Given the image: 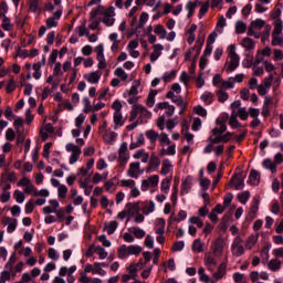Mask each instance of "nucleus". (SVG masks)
<instances>
[{
  "label": "nucleus",
  "mask_w": 283,
  "mask_h": 283,
  "mask_svg": "<svg viewBox=\"0 0 283 283\" xmlns=\"http://www.w3.org/2000/svg\"><path fill=\"white\" fill-rule=\"evenodd\" d=\"M228 57L229 61L226 62L224 70L229 74L231 72H235V70H238V66L240 65V55L235 53L234 44H230L228 46Z\"/></svg>",
  "instance_id": "obj_1"
},
{
  "label": "nucleus",
  "mask_w": 283,
  "mask_h": 283,
  "mask_svg": "<svg viewBox=\"0 0 283 283\" xmlns=\"http://www.w3.org/2000/svg\"><path fill=\"white\" fill-rule=\"evenodd\" d=\"M143 253V248L140 245H122L117 250V255L119 260H125V258H129V255H140Z\"/></svg>",
  "instance_id": "obj_2"
},
{
  "label": "nucleus",
  "mask_w": 283,
  "mask_h": 283,
  "mask_svg": "<svg viewBox=\"0 0 283 283\" xmlns=\"http://www.w3.org/2000/svg\"><path fill=\"white\" fill-rule=\"evenodd\" d=\"M66 151L71 153L72 155L70 156V165H74L75 163H78V158H81V154H83V150L81 147L69 143L65 146Z\"/></svg>",
  "instance_id": "obj_3"
},
{
  "label": "nucleus",
  "mask_w": 283,
  "mask_h": 283,
  "mask_svg": "<svg viewBox=\"0 0 283 283\" xmlns=\"http://www.w3.org/2000/svg\"><path fill=\"white\" fill-rule=\"evenodd\" d=\"M102 23L106 25L107 28H112L114 25L116 19V13L114 12V7H108L105 11L102 12Z\"/></svg>",
  "instance_id": "obj_4"
},
{
  "label": "nucleus",
  "mask_w": 283,
  "mask_h": 283,
  "mask_svg": "<svg viewBox=\"0 0 283 283\" xmlns=\"http://www.w3.org/2000/svg\"><path fill=\"white\" fill-rule=\"evenodd\" d=\"M229 185L234 187L237 191H241L244 189V175L242 172L234 174L231 177Z\"/></svg>",
  "instance_id": "obj_5"
},
{
  "label": "nucleus",
  "mask_w": 283,
  "mask_h": 283,
  "mask_svg": "<svg viewBox=\"0 0 283 283\" xmlns=\"http://www.w3.org/2000/svg\"><path fill=\"white\" fill-rule=\"evenodd\" d=\"M232 253L235 258H240V255H244V247L242 245V237L238 235L234 238L232 243Z\"/></svg>",
  "instance_id": "obj_6"
},
{
  "label": "nucleus",
  "mask_w": 283,
  "mask_h": 283,
  "mask_svg": "<svg viewBox=\"0 0 283 283\" xmlns=\"http://www.w3.org/2000/svg\"><path fill=\"white\" fill-rule=\"evenodd\" d=\"M260 209V197H254L253 198V202H252V206L250 208V211L247 216V220L249 222H253V220H255V216H258V211Z\"/></svg>",
  "instance_id": "obj_7"
},
{
  "label": "nucleus",
  "mask_w": 283,
  "mask_h": 283,
  "mask_svg": "<svg viewBox=\"0 0 283 283\" xmlns=\"http://www.w3.org/2000/svg\"><path fill=\"white\" fill-rule=\"evenodd\" d=\"M160 177L158 175H153L148 179L142 181V191H148L149 187H158Z\"/></svg>",
  "instance_id": "obj_8"
},
{
  "label": "nucleus",
  "mask_w": 283,
  "mask_h": 283,
  "mask_svg": "<svg viewBox=\"0 0 283 283\" xmlns=\"http://www.w3.org/2000/svg\"><path fill=\"white\" fill-rule=\"evenodd\" d=\"M63 14V10L55 11L51 18L46 19V28L51 30V28H57L59 27V19H61Z\"/></svg>",
  "instance_id": "obj_9"
},
{
  "label": "nucleus",
  "mask_w": 283,
  "mask_h": 283,
  "mask_svg": "<svg viewBox=\"0 0 283 283\" xmlns=\"http://www.w3.org/2000/svg\"><path fill=\"white\" fill-rule=\"evenodd\" d=\"M158 109H166V116L168 118H171L176 112V106L170 105L169 102H160L157 104V108H155V112H158Z\"/></svg>",
  "instance_id": "obj_10"
},
{
  "label": "nucleus",
  "mask_w": 283,
  "mask_h": 283,
  "mask_svg": "<svg viewBox=\"0 0 283 283\" xmlns=\"http://www.w3.org/2000/svg\"><path fill=\"white\" fill-rule=\"evenodd\" d=\"M140 174H143V172L140 171L139 161L132 163L129 165V169L127 170V176H129V178H138V176H140Z\"/></svg>",
  "instance_id": "obj_11"
},
{
  "label": "nucleus",
  "mask_w": 283,
  "mask_h": 283,
  "mask_svg": "<svg viewBox=\"0 0 283 283\" xmlns=\"http://www.w3.org/2000/svg\"><path fill=\"white\" fill-rule=\"evenodd\" d=\"M160 167V158L156 155V153H153L149 159V166L147 171H156Z\"/></svg>",
  "instance_id": "obj_12"
},
{
  "label": "nucleus",
  "mask_w": 283,
  "mask_h": 283,
  "mask_svg": "<svg viewBox=\"0 0 283 283\" xmlns=\"http://www.w3.org/2000/svg\"><path fill=\"white\" fill-rule=\"evenodd\" d=\"M125 209L129 216H136L140 213V202H129L126 205Z\"/></svg>",
  "instance_id": "obj_13"
},
{
  "label": "nucleus",
  "mask_w": 283,
  "mask_h": 283,
  "mask_svg": "<svg viewBox=\"0 0 283 283\" xmlns=\"http://www.w3.org/2000/svg\"><path fill=\"white\" fill-rule=\"evenodd\" d=\"M153 53L150 54V61L151 63L158 61V57L160 56V54H163V51L165 50V46H163V44H155L153 46Z\"/></svg>",
  "instance_id": "obj_14"
},
{
  "label": "nucleus",
  "mask_w": 283,
  "mask_h": 283,
  "mask_svg": "<svg viewBox=\"0 0 283 283\" xmlns=\"http://www.w3.org/2000/svg\"><path fill=\"white\" fill-rule=\"evenodd\" d=\"M166 98H170L172 101V103H175L177 105V107H182V105L187 104V102H185L182 96H176V94H174V92H168L166 94Z\"/></svg>",
  "instance_id": "obj_15"
},
{
  "label": "nucleus",
  "mask_w": 283,
  "mask_h": 283,
  "mask_svg": "<svg viewBox=\"0 0 283 283\" xmlns=\"http://www.w3.org/2000/svg\"><path fill=\"white\" fill-rule=\"evenodd\" d=\"M102 73L101 71H95L90 73L88 75H84V78L88 81V83H92L93 85L98 83L101 81Z\"/></svg>",
  "instance_id": "obj_16"
},
{
  "label": "nucleus",
  "mask_w": 283,
  "mask_h": 283,
  "mask_svg": "<svg viewBox=\"0 0 283 283\" xmlns=\"http://www.w3.org/2000/svg\"><path fill=\"white\" fill-rule=\"evenodd\" d=\"M250 185H260V172L255 169L250 171L249 181Z\"/></svg>",
  "instance_id": "obj_17"
},
{
  "label": "nucleus",
  "mask_w": 283,
  "mask_h": 283,
  "mask_svg": "<svg viewBox=\"0 0 283 283\" xmlns=\"http://www.w3.org/2000/svg\"><path fill=\"white\" fill-rule=\"evenodd\" d=\"M226 274H227V263H221L218 266V271L213 273V277H216L217 280H222V277H224Z\"/></svg>",
  "instance_id": "obj_18"
},
{
  "label": "nucleus",
  "mask_w": 283,
  "mask_h": 283,
  "mask_svg": "<svg viewBox=\"0 0 283 283\" xmlns=\"http://www.w3.org/2000/svg\"><path fill=\"white\" fill-rule=\"evenodd\" d=\"M0 17H2V30L6 32L12 31V23H10V18H8L6 13H0Z\"/></svg>",
  "instance_id": "obj_19"
},
{
  "label": "nucleus",
  "mask_w": 283,
  "mask_h": 283,
  "mask_svg": "<svg viewBox=\"0 0 283 283\" xmlns=\"http://www.w3.org/2000/svg\"><path fill=\"white\" fill-rule=\"evenodd\" d=\"M171 167H174L171 165V161L169 159H164L163 164H161L160 175L167 176V174H169V171H171Z\"/></svg>",
  "instance_id": "obj_20"
},
{
  "label": "nucleus",
  "mask_w": 283,
  "mask_h": 283,
  "mask_svg": "<svg viewBox=\"0 0 283 283\" xmlns=\"http://www.w3.org/2000/svg\"><path fill=\"white\" fill-rule=\"evenodd\" d=\"M144 207H143V213L145 216H149V213H154V209H156V205L154 203V201H145L144 202Z\"/></svg>",
  "instance_id": "obj_21"
},
{
  "label": "nucleus",
  "mask_w": 283,
  "mask_h": 283,
  "mask_svg": "<svg viewBox=\"0 0 283 283\" xmlns=\"http://www.w3.org/2000/svg\"><path fill=\"white\" fill-rule=\"evenodd\" d=\"M105 231H107L108 235H113V233L118 229V221H111L104 224Z\"/></svg>",
  "instance_id": "obj_22"
},
{
  "label": "nucleus",
  "mask_w": 283,
  "mask_h": 283,
  "mask_svg": "<svg viewBox=\"0 0 283 283\" xmlns=\"http://www.w3.org/2000/svg\"><path fill=\"white\" fill-rule=\"evenodd\" d=\"M270 271H280L282 269V261L277 259H272L268 263Z\"/></svg>",
  "instance_id": "obj_23"
},
{
  "label": "nucleus",
  "mask_w": 283,
  "mask_h": 283,
  "mask_svg": "<svg viewBox=\"0 0 283 283\" xmlns=\"http://www.w3.org/2000/svg\"><path fill=\"white\" fill-rule=\"evenodd\" d=\"M129 232L137 238V240H143L145 238L146 233L145 230L138 228V227H133L129 229Z\"/></svg>",
  "instance_id": "obj_24"
},
{
  "label": "nucleus",
  "mask_w": 283,
  "mask_h": 283,
  "mask_svg": "<svg viewBox=\"0 0 283 283\" xmlns=\"http://www.w3.org/2000/svg\"><path fill=\"white\" fill-rule=\"evenodd\" d=\"M132 3H134V0H115V7L118 8V10H123L124 7L127 10L132 8Z\"/></svg>",
  "instance_id": "obj_25"
},
{
  "label": "nucleus",
  "mask_w": 283,
  "mask_h": 283,
  "mask_svg": "<svg viewBox=\"0 0 283 283\" xmlns=\"http://www.w3.org/2000/svg\"><path fill=\"white\" fill-rule=\"evenodd\" d=\"M116 185H118V178L113 177L112 179L105 182L104 187L106 191H114V189H116Z\"/></svg>",
  "instance_id": "obj_26"
},
{
  "label": "nucleus",
  "mask_w": 283,
  "mask_h": 283,
  "mask_svg": "<svg viewBox=\"0 0 283 283\" xmlns=\"http://www.w3.org/2000/svg\"><path fill=\"white\" fill-rule=\"evenodd\" d=\"M263 167L265 169H270V171H272V174L277 172V165L275 163H273V160H271V159H265L263 161Z\"/></svg>",
  "instance_id": "obj_27"
},
{
  "label": "nucleus",
  "mask_w": 283,
  "mask_h": 283,
  "mask_svg": "<svg viewBox=\"0 0 283 283\" xmlns=\"http://www.w3.org/2000/svg\"><path fill=\"white\" fill-rule=\"evenodd\" d=\"M3 222L4 224H8V233H13V231L17 230V219L8 217Z\"/></svg>",
  "instance_id": "obj_28"
},
{
  "label": "nucleus",
  "mask_w": 283,
  "mask_h": 283,
  "mask_svg": "<svg viewBox=\"0 0 283 283\" xmlns=\"http://www.w3.org/2000/svg\"><path fill=\"white\" fill-rule=\"evenodd\" d=\"M190 190H191V179L188 177L181 184V196H185V193H189Z\"/></svg>",
  "instance_id": "obj_29"
},
{
  "label": "nucleus",
  "mask_w": 283,
  "mask_h": 283,
  "mask_svg": "<svg viewBox=\"0 0 283 283\" xmlns=\"http://www.w3.org/2000/svg\"><path fill=\"white\" fill-rule=\"evenodd\" d=\"M229 125L232 127V129H238V127H240V122L238 120V113H235V111H233L230 116Z\"/></svg>",
  "instance_id": "obj_30"
},
{
  "label": "nucleus",
  "mask_w": 283,
  "mask_h": 283,
  "mask_svg": "<svg viewBox=\"0 0 283 283\" xmlns=\"http://www.w3.org/2000/svg\"><path fill=\"white\" fill-rule=\"evenodd\" d=\"M273 25H274V29L272 31V34H282L283 32L282 19L274 20Z\"/></svg>",
  "instance_id": "obj_31"
},
{
  "label": "nucleus",
  "mask_w": 283,
  "mask_h": 283,
  "mask_svg": "<svg viewBox=\"0 0 283 283\" xmlns=\"http://www.w3.org/2000/svg\"><path fill=\"white\" fill-rule=\"evenodd\" d=\"M242 48H245V50H254L255 42L251 38H244L241 42Z\"/></svg>",
  "instance_id": "obj_32"
},
{
  "label": "nucleus",
  "mask_w": 283,
  "mask_h": 283,
  "mask_svg": "<svg viewBox=\"0 0 283 283\" xmlns=\"http://www.w3.org/2000/svg\"><path fill=\"white\" fill-rule=\"evenodd\" d=\"M205 262H206V266H208L209 271H213V269H216V266L218 265V263L216 262V259H213V256H211V255H206Z\"/></svg>",
  "instance_id": "obj_33"
},
{
  "label": "nucleus",
  "mask_w": 283,
  "mask_h": 283,
  "mask_svg": "<svg viewBox=\"0 0 283 283\" xmlns=\"http://www.w3.org/2000/svg\"><path fill=\"white\" fill-rule=\"evenodd\" d=\"M155 34H158L160 39H167V30H165V27L163 24H157L154 29Z\"/></svg>",
  "instance_id": "obj_34"
},
{
  "label": "nucleus",
  "mask_w": 283,
  "mask_h": 283,
  "mask_svg": "<svg viewBox=\"0 0 283 283\" xmlns=\"http://www.w3.org/2000/svg\"><path fill=\"white\" fill-rule=\"evenodd\" d=\"M115 76H117L118 78H120V81H127L129 78V75H127V73L125 72L124 67H117L114 71Z\"/></svg>",
  "instance_id": "obj_35"
},
{
  "label": "nucleus",
  "mask_w": 283,
  "mask_h": 283,
  "mask_svg": "<svg viewBox=\"0 0 283 283\" xmlns=\"http://www.w3.org/2000/svg\"><path fill=\"white\" fill-rule=\"evenodd\" d=\"M203 244H202V240L200 239H196L192 243V251L193 253H202L203 251Z\"/></svg>",
  "instance_id": "obj_36"
},
{
  "label": "nucleus",
  "mask_w": 283,
  "mask_h": 283,
  "mask_svg": "<svg viewBox=\"0 0 283 283\" xmlns=\"http://www.w3.org/2000/svg\"><path fill=\"white\" fill-rule=\"evenodd\" d=\"M158 94V91L153 90L149 92L148 97H147V102L146 105L148 107H151L155 103H156V95Z\"/></svg>",
  "instance_id": "obj_37"
},
{
  "label": "nucleus",
  "mask_w": 283,
  "mask_h": 283,
  "mask_svg": "<svg viewBox=\"0 0 283 283\" xmlns=\"http://www.w3.org/2000/svg\"><path fill=\"white\" fill-rule=\"evenodd\" d=\"M237 198H238L239 202H241V205H247V202H249V199L251 198V192L243 191V192L239 193Z\"/></svg>",
  "instance_id": "obj_38"
},
{
  "label": "nucleus",
  "mask_w": 283,
  "mask_h": 283,
  "mask_svg": "<svg viewBox=\"0 0 283 283\" xmlns=\"http://www.w3.org/2000/svg\"><path fill=\"white\" fill-rule=\"evenodd\" d=\"M251 28H253L254 30H262V28H264V25H266V21L262 20V19H256L254 21H252L250 23Z\"/></svg>",
  "instance_id": "obj_39"
},
{
  "label": "nucleus",
  "mask_w": 283,
  "mask_h": 283,
  "mask_svg": "<svg viewBox=\"0 0 283 283\" xmlns=\"http://www.w3.org/2000/svg\"><path fill=\"white\" fill-rule=\"evenodd\" d=\"M13 198L19 205H23L25 201V195L21 190H14Z\"/></svg>",
  "instance_id": "obj_40"
},
{
  "label": "nucleus",
  "mask_w": 283,
  "mask_h": 283,
  "mask_svg": "<svg viewBox=\"0 0 283 283\" xmlns=\"http://www.w3.org/2000/svg\"><path fill=\"white\" fill-rule=\"evenodd\" d=\"M171 180H172L171 177L165 178L164 180H161V186H160L161 191H165V193L169 191L171 187Z\"/></svg>",
  "instance_id": "obj_41"
},
{
  "label": "nucleus",
  "mask_w": 283,
  "mask_h": 283,
  "mask_svg": "<svg viewBox=\"0 0 283 283\" xmlns=\"http://www.w3.org/2000/svg\"><path fill=\"white\" fill-rule=\"evenodd\" d=\"M224 249V240L222 238H218L214 241V252L216 253H222V250Z\"/></svg>",
  "instance_id": "obj_42"
},
{
  "label": "nucleus",
  "mask_w": 283,
  "mask_h": 283,
  "mask_svg": "<svg viewBox=\"0 0 283 283\" xmlns=\"http://www.w3.org/2000/svg\"><path fill=\"white\" fill-rule=\"evenodd\" d=\"M159 137L160 135H158V133H156L154 129L146 132V138H148L150 143H156V140H158Z\"/></svg>",
  "instance_id": "obj_43"
},
{
  "label": "nucleus",
  "mask_w": 283,
  "mask_h": 283,
  "mask_svg": "<svg viewBox=\"0 0 283 283\" xmlns=\"http://www.w3.org/2000/svg\"><path fill=\"white\" fill-rule=\"evenodd\" d=\"M161 78L164 83H171V81L176 78V70H172L171 72H166Z\"/></svg>",
  "instance_id": "obj_44"
},
{
  "label": "nucleus",
  "mask_w": 283,
  "mask_h": 283,
  "mask_svg": "<svg viewBox=\"0 0 283 283\" xmlns=\"http://www.w3.org/2000/svg\"><path fill=\"white\" fill-rule=\"evenodd\" d=\"M235 32L237 34H244V32H247V23L243 21H238L235 23Z\"/></svg>",
  "instance_id": "obj_45"
},
{
  "label": "nucleus",
  "mask_w": 283,
  "mask_h": 283,
  "mask_svg": "<svg viewBox=\"0 0 283 283\" xmlns=\"http://www.w3.org/2000/svg\"><path fill=\"white\" fill-rule=\"evenodd\" d=\"M258 242V235H250L247 240V243H245V249H253V247H255Z\"/></svg>",
  "instance_id": "obj_46"
},
{
  "label": "nucleus",
  "mask_w": 283,
  "mask_h": 283,
  "mask_svg": "<svg viewBox=\"0 0 283 283\" xmlns=\"http://www.w3.org/2000/svg\"><path fill=\"white\" fill-rule=\"evenodd\" d=\"M234 83L235 80H233V77H230L228 81H223L221 83V90H233Z\"/></svg>",
  "instance_id": "obj_47"
},
{
  "label": "nucleus",
  "mask_w": 283,
  "mask_h": 283,
  "mask_svg": "<svg viewBox=\"0 0 283 283\" xmlns=\"http://www.w3.org/2000/svg\"><path fill=\"white\" fill-rule=\"evenodd\" d=\"M217 96H218L219 103H224V101L229 99V94L227 92H224V90H222V88H220L217 92Z\"/></svg>",
  "instance_id": "obj_48"
},
{
  "label": "nucleus",
  "mask_w": 283,
  "mask_h": 283,
  "mask_svg": "<svg viewBox=\"0 0 283 283\" xmlns=\"http://www.w3.org/2000/svg\"><path fill=\"white\" fill-rule=\"evenodd\" d=\"M57 196L59 198H62L63 200H65V198L67 197V186L61 185L57 188Z\"/></svg>",
  "instance_id": "obj_49"
},
{
  "label": "nucleus",
  "mask_w": 283,
  "mask_h": 283,
  "mask_svg": "<svg viewBox=\"0 0 283 283\" xmlns=\"http://www.w3.org/2000/svg\"><path fill=\"white\" fill-rule=\"evenodd\" d=\"M95 253H97V255L99 256V260H105V258H107V251H105V248L98 245L95 249Z\"/></svg>",
  "instance_id": "obj_50"
},
{
  "label": "nucleus",
  "mask_w": 283,
  "mask_h": 283,
  "mask_svg": "<svg viewBox=\"0 0 283 283\" xmlns=\"http://www.w3.org/2000/svg\"><path fill=\"white\" fill-rule=\"evenodd\" d=\"M122 187H128L129 189H134L136 187V181L134 179H123L120 181Z\"/></svg>",
  "instance_id": "obj_51"
},
{
  "label": "nucleus",
  "mask_w": 283,
  "mask_h": 283,
  "mask_svg": "<svg viewBox=\"0 0 283 283\" xmlns=\"http://www.w3.org/2000/svg\"><path fill=\"white\" fill-rule=\"evenodd\" d=\"M189 222H190V224H196L197 227H198V229H202V227H203V222H202V220H200V217H191L190 219H189Z\"/></svg>",
  "instance_id": "obj_52"
},
{
  "label": "nucleus",
  "mask_w": 283,
  "mask_h": 283,
  "mask_svg": "<svg viewBox=\"0 0 283 283\" xmlns=\"http://www.w3.org/2000/svg\"><path fill=\"white\" fill-rule=\"evenodd\" d=\"M283 39L280 34L272 33V45H282Z\"/></svg>",
  "instance_id": "obj_53"
},
{
  "label": "nucleus",
  "mask_w": 283,
  "mask_h": 283,
  "mask_svg": "<svg viewBox=\"0 0 283 283\" xmlns=\"http://www.w3.org/2000/svg\"><path fill=\"white\" fill-rule=\"evenodd\" d=\"M10 198H11V193L10 191L7 190H2L1 195H0V202H10Z\"/></svg>",
  "instance_id": "obj_54"
},
{
  "label": "nucleus",
  "mask_w": 283,
  "mask_h": 283,
  "mask_svg": "<svg viewBox=\"0 0 283 283\" xmlns=\"http://www.w3.org/2000/svg\"><path fill=\"white\" fill-rule=\"evenodd\" d=\"M193 112L198 116H202V117L207 116V109H205V107H202L201 105L195 106Z\"/></svg>",
  "instance_id": "obj_55"
},
{
  "label": "nucleus",
  "mask_w": 283,
  "mask_h": 283,
  "mask_svg": "<svg viewBox=\"0 0 283 283\" xmlns=\"http://www.w3.org/2000/svg\"><path fill=\"white\" fill-rule=\"evenodd\" d=\"M114 123H115V125H120V126L124 125V123H123V113H120V112H115L114 113Z\"/></svg>",
  "instance_id": "obj_56"
},
{
  "label": "nucleus",
  "mask_w": 283,
  "mask_h": 283,
  "mask_svg": "<svg viewBox=\"0 0 283 283\" xmlns=\"http://www.w3.org/2000/svg\"><path fill=\"white\" fill-rule=\"evenodd\" d=\"M137 106V111H138V114H140L142 116H144L145 118L149 117L150 116V113L149 111H147V108L143 105H136Z\"/></svg>",
  "instance_id": "obj_57"
},
{
  "label": "nucleus",
  "mask_w": 283,
  "mask_h": 283,
  "mask_svg": "<svg viewBox=\"0 0 283 283\" xmlns=\"http://www.w3.org/2000/svg\"><path fill=\"white\" fill-rule=\"evenodd\" d=\"M231 202H233V193L231 192H228L224 198H223V206L227 208V207H230L231 206Z\"/></svg>",
  "instance_id": "obj_58"
},
{
  "label": "nucleus",
  "mask_w": 283,
  "mask_h": 283,
  "mask_svg": "<svg viewBox=\"0 0 283 283\" xmlns=\"http://www.w3.org/2000/svg\"><path fill=\"white\" fill-rule=\"evenodd\" d=\"M14 138H17V133H14V129L8 128L6 132V139L12 142Z\"/></svg>",
  "instance_id": "obj_59"
},
{
  "label": "nucleus",
  "mask_w": 283,
  "mask_h": 283,
  "mask_svg": "<svg viewBox=\"0 0 283 283\" xmlns=\"http://www.w3.org/2000/svg\"><path fill=\"white\" fill-rule=\"evenodd\" d=\"M237 116H239L241 120H247V118H249V113L247 112V108L241 107L239 108Z\"/></svg>",
  "instance_id": "obj_60"
},
{
  "label": "nucleus",
  "mask_w": 283,
  "mask_h": 283,
  "mask_svg": "<svg viewBox=\"0 0 283 283\" xmlns=\"http://www.w3.org/2000/svg\"><path fill=\"white\" fill-rule=\"evenodd\" d=\"M271 36V25H265L264 31L262 32V41H269V38Z\"/></svg>",
  "instance_id": "obj_61"
},
{
  "label": "nucleus",
  "mask_w": 283,
  "mask_h": 283,
  "mask_svg": "<svg viewBox=\"0 0 283 283\" xmlns=\"http://www.w3.org/2000/svg\"><path fill=\"white\" fill-rule=\"evenodd\" d=\"M34 211V199H30L25 205V213H32Z\"/></svg>",
  "instance_id": "obj_62"
},
{
  "label": "nucleus",
  "mask_w": 283,
  "mask_h": 283,
  "mask_svg": "<svg viewBox=\"0 0 283 283\" xmlns=\"http://www.w3.org/2000/svg\"><path fill=\"white\" fill-rule=\"evenodd\" d=\"M185 249V241H177L172 245V251H182Z\"/></svg>",
  "instance_id": "obj_63"
},
{
  "label": "nucleus",
  "mask_w": 283,
  "mask_h": 283,
  "mask_svg": "<svg viewBox=\"0 0 283 283\" xmlns=\"http://www.w3.org/2000/svg\"><path fill=\"white\" fill-rule=\"evenodd\" d=\"M92 277H88L87 274H85V272L81 273V277H80V282L81 283H92Z\"/></svg>",
  "instance_id": "obj_64"
}]
</instances>
